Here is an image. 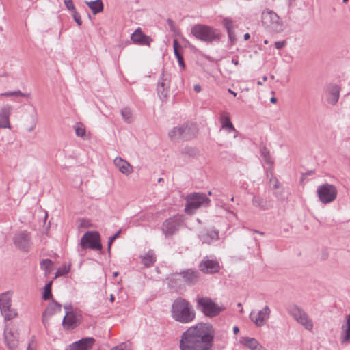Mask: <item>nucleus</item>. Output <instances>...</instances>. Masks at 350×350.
Wrapping results in <instances>:
<instances>
[{"mask_svg":"<svg viewBox=\"0 0 350 350\" xmlns=\"http://www.w3.org/2000/svg\"><path fill=\"white\" fill-rule=\"evenodd\" d=\"M213 327L206 323H198L189 327L182 335L181 350H211L213 344Z\"/></svg>","mask_w":350,"mask_h":350,"instance_id":"f257e3e1","label":"nucleus"},{"mask_svg":"<svg viewBox=\"0 0 350 350\" xmlns=\"http://www.w3.org/2000/svg\"><path fill=\"white\" fill-rule=\"evenodd\" d=\"M171 314L173 319L183 324L192 322L196 317V312L192 305L182 297L176 298L173 301Z\"/></svg>","mask_w":350,"mask_h":350,"instance_id":"f03ea898","label":"nucleus"},{"mask_svg":"<svg viewBox=\"0 0 350 350\" xmlns=\"http://www.w3.org/2000/svg\"><path fill=\"white\" fill-rule=\"evenodd\" d=\"M263 27L269 32L280 33L284 29V23L280 17L273 11L266 9L261 14Z\"/></svg>","mask_w":350,"mask_h":350,"instance_id":"7ed1b4c3","label":"nucleus"},{"mask_svg":"<svg viewBox=\"0 0 350 350\" xmlns=\"http://www.w3.org/2000/svg\"><path fill=\"white\" fill-rule=\"evenodd\" d=\"M196 308L206 317H215L219 315L224 308L215 302L209 297H198L196 299Z\"/></svg>","mask_w":350,"mask_h":350,"instance_id":"20e7f679","label":"nucleus"},{"mask_svg":"<svg viewBox=\"0 0 350 350\" xmlns=\"http://www.w3.org/2000/svg\"><path fill=\"white\" fill-rule=\"evenodd\" d=\"M197 126L193 124H184L172 129L168 136L172 141L187 140L193 138L197 133Z\"/></svg>","mask_w":350,"mask_h":350,"instance_id":"39448f33","label":"nucleus"},{"mask_svg":"<svg viewBox=\"0 0 350 350\" xmlns=\"http://www.w3.org/2000/svg\"><path fill=\"white\" fill-rule=\"evenodd\" d=\"M191 33L198 40L206 42H212L219 38V33L217 29L205 25H195Z\"/></svg>","mask_w":350,"mask_h":350,"instance_id":"423d86ee","label":"nucleus"},{"mask_svg":"<svg viewBox=\"0 0 350 350\" xmlns=\"http://www.w3.org/2000/svg\"><path fill=\"white\" fill-rule=\"evenodd\" d=\"M187 204L185 211L188 214H193L200 207H206L210 204V200L204 193H193L187 197Z\"/></svg>","mask_w":350,"mask_h":350,"instance_id":"0eeeda50","label":"nucleus"},{"mask_svg":"<svg viewBox=\"0 0 350 350\" xmlns=\"http://www.w3.org/2000/svg\"><path fill=\"white\" fill-rule=\"evenodd\" d=\"M289 314L304 328L308 331L313 329V323L308 314L300 307L293 305L288 308Z\"/></svg>","mask_w":350,"mask_h":350,"instance_id":"6e6552de","label":"nucleus"},{"mask_svg":"<svg viewBox=\"0 0 350 350\" xmlns=\"http://www.w3.org/2000/svg\"><path fill=\"white\" fill-rule=\"evenodd\" d=\"M317 193L319 201L323 204H329L336 198L338 191L336 187L329 183H325L318 187Z\"/></svg>","mask_w":350,"mask_h":350,"instance_id":"1a4fd4ad","label":"nucleus"},{"mask_svg":"<svg viewBox=\"0 0 350 350\" xmlns=\"http://www.w3.org/2000/svg\"><path fill=\"white\" fill-rule=\"evenodd\" d=\"M80 246L83 250L88 248L94 250H101L102 245L99 233L95 231L85 232L81 237Z\"/></svg>","mask_w":350,"mask_h":350,"instance_id":"9d476101","label":"nucleus"},{"mask_svg":"<svg viewBox=\"0 0 350 350\" xmlns=\"http://www.w3.org/2000/svg\"><path fill=\"white\" fill-rule=\"evenodd\" d=\"M183 223V216L176 215L166 219L162 225V232L166 236H172L181 227Z\"/></svg>","mask_w":350,"mask_h":350,"instance_id":"9b49d317","label":"nucleus"},{"mask_svg":"<svg viewBox=\"0 0 350 350\" xmlns=\"http://www.w3.org/2000/svg\"><path fill=\"white\" fill-rule=\"evenodd\" d=\"M15 247L24 252L29 251L31 246L30 234L27 231L16 232L13 238Z\"/></svg>","mask_w":350,"mask_h":350,"instance_id":"f8f14e48","label":"nucleus"},{"mask_svg":"<svg viewBox=\"0 0 350 350\" xmlns=\"http://www.w3.org/2000/svg\"><path fill=\"white\" fill-rule=\"evenodd\" d=\"M171 76L164 70L157 84V94L161 100L167 98L170 88Z\"/></svg>","mask_w":350,"mask_h":350,"instance_id":"ddd939ff","label":"nucleus"},{"mask_svg":"<svg viewBox=\"0 0 350 350\" xmlns=\"http://www.w3.org/2000/svg\"><path fill=\"white\" fill-rule=\"evenodd\" d=\"M270 313V308L268 306H265L262 310L258 312H251L250 318L256 326L261 327L264 325L266 321L269 319Z\"/></svg>","mask_w":350,"mask_h":350,"instance_id":"4468645a","label":"nucleus"},{"mask_svg":"<svg viewBox=\"0 0 350 350\" xmlns=\"http://www.w3.org/2000/svg\"><path fill=\"white\" fill-rule=\"evenodd\" d=\"M199 269L204 273L212 274L217 273L219 271L220 266L218 261L215 259H209L207 256L204 257L199 265Z\"/></svg>","mask_w":350,"mask_h":350,"instance_id":"2eb2a0df","label":"nucleus"},{"mask_svg":"<svg viewBox=\"0 0 350 350\" xmlns=\"http://www.w3.org/2000/svg\"><path fill=\"white\" fill-rule=\"evenodd\" d=\"M94 342L95 339L92 337L83 338L70 344L67 350H89Z\"/></svg>","mask_w":350,"mask_h":350,"instance_id":"dca6fc26","label":"nucleus"},{"mask_svg":"<svg viewBox=\"0 0 350 350\" xmlns=\"http://www.w3.org/2000/svg\"><path fill=\"white\" fill-rule=\"evenodd\" d=\"M12 106L6 104L0 109V129H10V116Z\"/></svg>","mask_w":350,"mask_h":350,"instance_id":"f3484780","label":"nucleus"},{"mask_svg":"<svg viewBox=\"0 0 350 350\" xmlns=\"http://www.w3.org/2000/svg\"><path fill=\"white\" fill-rule=\"evenodd\" d=\"M79 318L72 311H67L63 319V326L67 329H72L79 324Z\"/></svg>","mask_w":350,"mask_h":350,"instance_id":"a211bd4d","label":"nucleus"},{"mask_svg":"<svg viewBox=\"0 0 350 350\" xmlns=\"http://www.w3.org/2000/svg\"><path fill=\"white\" fill-rule=\"evenodd\" d=\"M115 166L123 174L128 176L133 172V167L126 160L118 157L113 160Z\"/></svg>","mask_w":350,"mask_h":350,"instance_id":"6ab92c4d","label":"nucleus"},{"mask_svg":"<svg viewBox=\"0 0 350 350\" xmlns=\"http://www.w3.org/2000/svg\"><path fill=\"white\" fill-rule=\"evenodd\" d=\"M4 340L10 349H14L18 345V334L12 330H8L7 326L4 329Z\"/></svg>","mask_w":350,"mask_h":350,"instance_id":"aec40b11","label":"nucleus"},{"mask_svg":"<svg viewBox=\"0 0 350 350\" xmlns=\"http://www.w3.org/2000/svg\"><path fill=\"white\" fill-rule=\"evenodd\" d=\"M327 101L332 105H335L339 99L340 88L336 85H329L326 91Z\"/></svg>","mask_w":350,"mask_h":350,"instance_id":"412c9836","label":"nucleus"},{"mask_svg":"<svg viewBox=\"0 0 350 350\" xmlns=\"http://www.w3.org/2000/svg\"><path fill=\"white\" fill-rule=\"evenodd\" d=\"M132 41L137 44L150 46L151 38L144 34L141 29L138 28L131 35Z\"/></svg>","mask_w":350,"mask_h":350,"instance_id":"4be33fe9","label":"nucleus"},{"mask_svg":"<svg viewBox=\"0 0 350 350\" xmlns=\"http://www.w3.org/2000/svg\"><path fill=\"white\" fill-rule=\"evenodd\" d=\"M219 122L221 124V129L226 130L228 133H237V131L230 120L229 113L221 111L219 113Z\"/></svg>","mask_w":350,"mask_h":350,"instance_id":"5701e85b","label":"nucleus"},{"mask_svg":"<svg viewBox=\"0 0 350 350\" xmlns=\"http://www.w3.org/2000/svg\"><path fill=\"white\" fill-rule=\"evenodd\" d=\"M61 304H58L57 302L53 301L52 303H51L43 313V323L45 325L46 323L48 321L49 318L53 315L54 314H55L56 312H59L61 310Z\"/></svg>","mask_w":350,"mask_h":350,"instance_id":"b1692460","label":"nucleus"},{"mask_svg":"<svg viewBox=\"0 0 350 350\" xmlns=\"http://www.w3.org/2000/svg\"><path fill=\"white\" fill-rule=\"evenodd\" d=\"M182 275L185 282L188 285H193L198 281V271L192 269H187L180 273Z\"/></svg>","mask_w":350,"mask_h":350,"instance_id":"393cba45","label":"nucleus"},{"mask_svg":"<svg viewBox=\"0 0 350 350\" xmlns=\"http://www.w3.org/2000/svg\"><path fill=\"white\" fill-rule=\"evenodd\" d=\"M240 343L251 350H262L263 347L254 338L242 337Z\"/></svg>","mask_w":350,"mask_h":350,"instance_id":"a878e982","label":"nucleus"},{"mask_svg":"<svg viewBox=\"0 0 350 350\" xmlns=\"http://www.w3.org/2000/svg\"><path fill=\"white\" fill-rule=\"evenodd\" d=\"M85 3L91 9L94 14L100 13L103 10V3L101 0L85 1Z\"/></svg>","mask_w":350,"mask_h":350,"instance_id":"bb28decb","label":"nucleus"},{"mask_svg":"<svg viewBox=\"0 0 350 350\" xmlns=\"http://www.w3.org/2000/svg\"><path fill=\"white\" fill-rule=\"evenodd\" d=\"M142 263L147 267L152 266L156 261V256L152 250H149L141 256Z\"/></svg>","mask_w":350,"mask_h":350,"instance_id":"cd10ccee","label":"nucleus"},{"mask_svg":"<svg viewBox=\"0 0 350 350\" xmlns=\"http://www.w3.org/2000/svg\"><path fill=\"white\" fill-rule=\"evenodd\" d=\"M0 310L5 321L11 320L17 316V312L11 305L7 306V308H2Z\"/></svg>","mask_w":350,"mask_h":350,"instance_id":"c85d7f7f","label":"nucleus"},{"mask_svg":"<svg viewBox=\"0 0 350 350\" xmlns=\"http://www.w3.org/2000/svg\"><path fill=\"white\" fill-rule=\"evenodd\" d=\"M252 203L253 206L262 210H267L270 208V205L258 196H254L252 200Z\"/></svg>","mask_w":350,"mask_h":350,"instance_id":"c756f323","label":"nucleus"},{"mask_svg":"<svg viewBox=\"0 0 350 350\" xmlns=\"http://www.w3.org/2000/svg\"><path fill=\"white\" fill-rule=\"evenodd\" d=\"M341 342L342 344H347L350 342V314L347 317L346 327H343Z\"/></svg>","mask_w":350,"mask_h":350,"instance_id":"7c9ffc66","label":"nucleus"},{"mask_svg":"<svg viewBox=\"0 0 350 350\" xmlns=\"http://www.w3.org/2000/svg\"><path fill=\"white\" fill-rule=\"evenodd\" d=\"M11 305V295L9 292L3 293L0 295V309L7 308V306Z\"/></svg>","mask_w":350,"mask_h":350,"instance_id":"2f4dec72","label":"nucleus"},{"mask_svg":"<svg viewBox=\"0 0 350 350\" xmlns=\"http://www.w3.org/2000/svg\"><path fill=\"white\" fill-rule=\"evenodd\" d=\"M0 96H4V97L23 96V97L29 98L30 96V94L29 93L25 94V93H23L21 90H16V91H10V92L1 93V94H0Z\"/></svg>","mask_w":350,"mask_h":350,"instance_id":"473e14b6","label":"nucleus"},{"mask_svg":"<svg viewBox=\"0 0 350 350\" xmlns=\"http://www.w3.org/2000/svg\"><path fill=\"white\" fill-rule=\"evenodd\" d=\"M121 115L124 120L127 123L133 122L132 111L130 108L124 107L121 110Z\"/></svg>","mask_w":350,"mask_h":350,"instance_id":"72a5a7b5","label":"nucleus"},{"mask_svg":"<svg viewBox=\"0 0 350 350\" xmlns=\"http://www.w3.org/2000/svg\"><path fill=\"white\" fill-rule=\"evenodd\" d=\"M261 156L262 157L265 162L267 164L272 165L273 164V160L272 159L269 150L266 147H263L261 149Z\"/></svg>","mask_w":350,"mask_h":350,"instance_id":"f704fd0d","label":"nucleus"},{"mask_svg":"<svg viewBox=\"0 0 350 350\" xmlns=\"http://www.w3.org/2000/svg\"><path fill=\"white\" fill-rule=\"evenodd\" d=\"M53 265V262L49 259H44L40 263V267L45 270L46 275L49 273Z\"/></svg>","mask_w":350,"mask_h":350,"instance_id":"c9c22d12","label":"nucleus"},{"mask_svg":"<svg viewBox=\"0 0 350 350\" xmlns=\"http://www.w3.org/2000/svg\"><path fill=\"white\" fill-rule=\"evenodd\" d=\"M222 23L226 28L227 32L233 31L234 23L233 21L230 18H225L223 19Z\"/></svg>","mask_w":350,"mask_h":350,"instance_id":"e433bc0d","label":"nucleus"},{"mask_svg":"<svg viewBox=\"0 0 350 350\" xmlns=\"http://www.w3.org/2000/svg\"><path fill=\"white\" fill-rule=\"evenodd\" d=\"M51 284H52V282H50L49 283L46 284V286H44V293H43L42 297L45 300L49 299L52 296Z\"/></svg>","mask_w":350,"mask_h":350,"instance_id":"4c0bfd02","label":"nucleus"},{"mask_svg":"<svg viewBox=\"0 0 350 350\" xmlns=\"http://www.w3.org/2000/svg\"><path fill=\"white\" fill-rule=\"evenodd\" d=\"M206 233L209 237L211 243L217 240L219 238L218 231L217 230H211L208 231Z\"/></svg>","mask_w":350,"mask_h":350,"instance_id":"58836bf2","label":"nucleus"},{"mask_svg":"<svg viewBox=\"0 0 350 350\" xmlns=\"http://www.w3.org/2000/svg\"><path fill=\"white\" fill-rule=\"evenodd\" d=\"M75 129L78 137H83L85 135V129L82 125L75 126Z\"/></svg>","mask_w":350,"mask_h":350,"instance_id":"ea45409f","label":"nucleus"},{"mask_svg":"<svg viewBox=\"0 0 350 350\" xmlns=\"http://www.w3.org/2000/svg\"><path fill=\"white\" fill-rule=\"evenodd\" d=\"M267 177H269V175H271V178H269V183L271 185H273V189H278L279 187V182L278 179L275 177H273L271 172H267Z\"/></svg>","mask_w":350,"mask_h":350,"instance_id":"a19ab883","label":"nucleus"},{"mask_svg":"<svg viewBox=\"0 0 350 350\" xmlns=\"http://www.w3.org/2000/svg\"><path fill=\"white\" fill-rule=\"evenodd\" d=\"M111 350H132L130 344L122 342L111 349Z\"/></svg>","mask_w":350,"mask_h":350,"instance_id":"79ce46f5","label":"nucleus"},{"mask_svg":"<svg viewBox=\"0 0 350 350\" xmlns=\"http://www.w3.org/2000/svg\"><path fill=\"white\" fill-rule=\"evenodd\" d=\"M70 271V267L64 266L63 268L59 269L56 273L55 277H59L68 273Z\"/></svg>","mask_w":350,"mask_h":350,"instance_id":"37998d69","label":"nucleus"},{"mask_svg":"<svg viewBox=\"0 0 350 350\" xmlns=\"http://www.w3.org/2000/svg\"><path fill=\"white\" fill-rule=\"evenodd\" d=\"M64 4L66 8L72 12L76 11L72 0H64Z\"/></svg>","mask_w":350,"mask_h":350,"instance_id":"c03bdc74","label":"nucleus"},{"mask_svg":"<svg viewBox=\"0 0 350 350\" xmlns=\"http://www.w3.org/2000/svg\"><path fill=\"white\" fill-rule=\"evenodd\" d=\"M120 232H121V230H119L115 234H113V236L109 237V241H108V245H107L109 250H110L111 246L113 242L114 241V240L119 237Z\"/></svg>","mask_w":350,"mask_h":350,"instance_id":"a18cd8bd","label":"nucleus"},{"mask_svg":"<svg viewBox=\"0 0 350 350\" xmlns=\"http://www.w3.org/2000/svg\"><path fill=\"white\" fill-rule=\"evenodd\" d=\"M185 152L186 154H189L190 157H195L197 154L196 149L191 148V147L185 148Z\"/></svg>","mask_w":350,"mask_h":350,"instance_id":"49530a36","label":"nucleus"},{"mask_svg":"<svg viewBox=\"0 0 350 350\" xmlns=\"http://www.w3.org/2000/svg\"><path fill=\"white\" fill-rule=\"evenodd\" d=\"M72 16H73V18H74L75 21L77 23V25L79 26L81 25L82 21L81 19L80 15L77 12V10L72 12Z\"/></svg>","mask_w":350,"mask_h":350,"instance_id":"de8ad7c7","label":"nucleus"},{"mask_svg":"<svg viewBox=\"0 0 350 350\" xmlns=\"http://www.w3.org/2000/svg\"><path fill=\"white\" fill-rule=\"evenodd\" d=\"M200 239L203 243H211V241L209 240V237L207 234V233L201 234L200 235Z\"/></svg>","mask_w":350,"mask_h":350,"instance_id":"09e8293b","label":"nucleus"},{"mask_svg":"<svg viewBox=\"0 0 350 350\" xmlns=\"http://www.w3.org/2000/svg\"><path fill=\"white\" fill-rule=\"evenodd\" d=\"M228 38L231 44H234L236 41V36L233 31H228Z\"/></svg>","mask_w":350,"mask_h":350,"instance_id":"8fccbe9b","label":"nucleus"},{"mask_svg":"<svg viewBox=\"0 0 350 350\" xmlns=\"http://www.w3.org/2000/svg\"><path fill=\"white\" fill-rule=\"evenodd\" d=\"M284 46V41H278L275 42V46L277 49H280L283 48Z\"/></svg>","mask_w":350,"mask_h":350,"instance_id":"3c124183","label":"nucleus"},{"mask_svg":"<svg viewBox=\"0 0 350 350\" xmlns=\"http://www.w3.org/2000/svg\"><path fill=\"white\" fill-rule=\"evenodd\" d=\"M179 47H180V45L178 44V40L176 39H174L173 41L174 51L178 50Z\"/></svg>","mask_w":350,"mask_h":350,"instance_id":"603ef678","label":"nucleus"},{"mask_svg":"<svg viewBox=\"0 0 350 350\" xmlns=\"http://www.w3.org/2000/svg\"><path fill=\"white\" fill-rule=\"evenodd\" d=\"M177 59H178V64H179L180 66H181L182 68H185V64H184V61H183V57H180V58H178Z\"/></svg>","mask_w":350,"mask_h":350,"instance_id":"864d4df0","label":"nucleus"},{"mask_svg":"<svg viewBox=\"0 0 350 350\" xmlns=\"http://www.w3.org/2000/svg\"><path fill=\"white\" fill-rule=\"evenodd\" d=\"M193 88L196 92H200L202 90L201 86L198 84L195 85Z\"/></svg>","mask_w":350,"mask_h":350,"instance_id":"5fc2aeb1","label":"nucleus"},{"mask_svg":"<svg viewBox=\"0 0 350 350\" xmlns=\"http://www.w3.org/2000/svg\"><path fill=\"white\" fill-rule=\"evenodd\" d=\"M64 308L66 310V311H72V307L70 304H66L64 306Z\"/></svg>","mask_w":350,"mask_h":350,"instance_id":"6e6d98bb","label":"nucleus"},{"mask_svg":"<svg viewBox=\"0 0 350 350\" xmlns=\"http://www.w3.org/2000/svg\"><path fill=\"white\" fill-rule=\"evenodd\" d=\"M174 55H175V56L176 57V58H177V59H178V58H180V57H183V56L180 54V53L178 52V50L174 51Z\"/></svg>","mask_w":350,"mask_h":350,"instance_id":"4d7b16f0","label":"nucleus"},{"mask_svg":"<svg viewBox=\"0 0 350 350\" xmlns=\"http://www.w3.org/2000/svg\"><path fill=\"white\" fill-rule=\"evenodd\" d=\"M231 62H232L233 64L236 65V66H237V65L239 64V61H238V59H234V58H232V59Z\"/></svg>","mask_w":350,"mask_h":350,"instance_id":"13d9d810","label":"nucleus"},{"mask_svg":"<svg viewBox=\"0 0 350 350\" xmlns=\"http://www.w3.org/2000/svg\"><path fill=\"white\" fill-rule=\"evenodd\" d=\"M233 332H234V333L235 334H237L239 333V327H238L237 326H234V327H233Z\"/></svg>","mask_w":350,"mask_h":350,"instance_id":"bf43d9fd","label":"nucleus"},{"mask_svg":"<svg viewBox=\"0 0 350 350\" xmlns=\"http://www.w3.org/2000/svg\"><path fill=\"white\" fill-rule=\"evenodd\" d=\"M250 38V33H245V34H244V39H245V40H248Z\"/></svg>","mask_w":350,"mask_h":350,"instance_id":"052dcab7","label":"nucleus"},{"mask_svg":"<svg viewBox=\"0 0 350 350\" xmlns=\"http://www.w3.org/2000/svg\"><path fill=\"white\" fill-rule=\"evenodd\" d=\"M228 92L231 94H232L234 96H237V93L234 92V91H232L231 89H228Z\"/></svg>","mask_w":350,"mask_h":350,"instance_id":"680f3d73","label":"nucleus"},{"mask_svg":"<svg viewBox=\"0 0 350 350\" xmlns=\"http://www.w3.org/2000/svg\"><path fill=\"white\" fill-rule=\"evenodd\" d=\"M270 101H271V103H275L277 102V98L275 97H272L270 99Z\"/></svg>","mask_w":350,"mask_h":350,"instance_id":"e2e57ef3","label":"nucleus"},{"mask_svg":"<svg viewBox=\"0 0 350 350\" xmlns=\"http://www.w3.org/2000/svg\"><path fill=\"white\" fill-rule=\"evenodd\" d=\"M167 23H168V24H169L170 26H172V25L173 22H172V21L171 19H169V20L167 21Z\"/></svg>","mask_w":350,"mask_h":350,"instance_id":"0e129e2a","label":"nucleus"},{"mask_svg":"<svg viewBox=\"0 0 350 350\" xmlns=\"http://www.w3.org/2000/svg\"><path fill=\"white\" fill-rule=\"evenodd\" d=\"M114 299H115L114 296L113 295H111V296H110V301H113L114 300Z\"/></svg>","mask_w":350,"mask_h":350,"instance_id":"69168bd1","label":"nucleus"},{"mask_svg":"<svg viewBox=\"0 0 350 350\" xmlns=\"http://www.w3.org/2000/svg\"><path fill=\"white\" fill-rule=\"evenodd\" d=\"M27 350H34L33 348L31 347V345H29Z\"/></svg>","mask_w":350,"mask_h":350,"instance_id":"338daca9","label":"nucleus"},{"mask_svg":"<svg viewBox=\"0 0 350 350\" xmlns=\"http://www.w3.org/2000/svg\"><path fill=\"white\" fill-rule=\"evenodd\" d=\"M262 79H263L264 81H266L267 80V76H264L262 77Z\"/></svg>","mask_w":350,"mask_h":350,"instance_id":"774afa93","label":"nucleus"}]
</instances>
